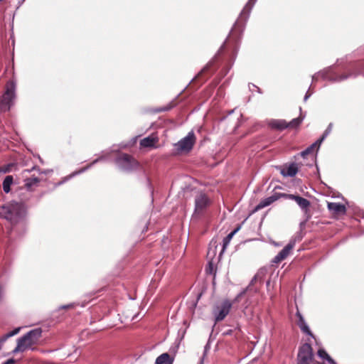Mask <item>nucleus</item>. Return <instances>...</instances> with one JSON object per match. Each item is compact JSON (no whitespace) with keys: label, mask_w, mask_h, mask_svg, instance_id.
<instances>
[{"label":"nucleus","mask_w":364,"mask_h":364,"mask_svg":"<svg viewBox=\"0 0 364 364\" xmlns=\"http://www.w3.org/2000/svg\"><path fill=\"white\" fill-rule=\"evenodd\" d=\"M26 208L23 203L14 202L9 204L0 205V216L9 220L11 223H17L23 218Z\"/></svg>","instance_id":"nucleus-1"},{"label":"nucleus","mask_w":364,"mask_h":364,"mask_svg":"<svg viewBox=\"0 0 364 364\" xmlns=\"http://www.w3.org/2000/svg\"><path fill=\"white\" fill-rule=\"evenodd\" d=\"M41 333L42 331L41 328H35L20 337L17 341L16 347L12 350V353L16 354L31 348L33 345L38 343Z\"/></svg>","instance_id":"nucleus-2"},{"label":"nucleus","mask_w":364,"mask_h":364,"mask_svg":"<svg viewBox=\"0 0 364 364\" xmlns=\"http://www.w3.org/2000/svg\"><path fill=\"white\" fill-rule=\"evenodd\" d=\"M16 84L14 81H9L6 87V92L0 101V112L9 111L15 99Z\"/></svg>","instance_id":"nucleus-3"},{"label":"nucleus","mask_w":364,"mask_h":364,"mask_svg":"<svg viewBox=\"0 0 364 364\" xmlns=\"http://www.w3.org/2000/svg\"><path fill=\"white\" fill-rule=\"evenodd\" d=\"M115 163L121 170L126 172L133 171L137 169L139 166V162L127 154L119 155L115 159Z\"/></svg>","instance_id":"nucleus-4"},{"label":"nucleus","mask_w":364,"mask_h":364,"mask_svg":"<svg viewBox=\"0 0 364 364\" xmlns=\"http://www.w3.org/2000/svg\"><path fill=\"white\" fill-rule=\"evenodd\" d=\"M195 141V134L193 132H191L187 136L176 143L174 146L178 152H188L192 149Z\"/></svg>","instance_id":"nucleus-5"},{"label":"nucleus","mask_w":364,"mask_h":364,"mask_svg":"<svg viewBox=\"0 0 364 364\" xmlns=\"http://www.w3.org/2000/svg\"><path fill=\"white\" fill-rule=\"evenodd\" d=\"M210 204V200L205 193H199L195 198V211L193 218H195L198 215H201L205 210Z\"/></svg>","instance_id":"nucleus-6"},{"label":"nucleus","mask_w":364,"mask_h":364,"mask_svg":"<svg viewBox=\"0 0 364 364\" xmlns=\"http://www.w3.org/2000/svg\"><path fill=\"white\" fill-rule=\"evenodd\" d=\"M313 359V352L311 346L305 343L301 346L298 353L297 364H309Z\"/></svg>","instance_id":"nucleus-7"},{"label":"nucleus","mask_w":364,"mask_h":364,"mask_svg":"<svg viewBox=\"0 0 364 364\" xmlns=\"http://www.w3.org/2000/svg\"><path fill=\"white\" fill-rule=\"evenodd\" d=\"M232 305V303L229 300H225L222 302L220 306H218L214 310L213 314L216 322L223 321L225 318V316L229 314Z\"/></svg>","instance_id":"nucleus-8"},{"label":"nucleus","mask_w":364,"mask_h":364,"mask_svg":"<svg viewBox=\"0 0 364 364\" xmlns=\"http://www.w3.org/2000/svg\"><path fill=\"white\" fill-rule=\"evenodd\" d=\"M295 246V241L291 240L272 259L273 263L278 264L285 259Z\"/></svg>","instance_id":"nucleus-9"},{"label":"nucleus","mask_w":364,"mask_h":364,"mask_svg":"<svg viewBox=\"0 0 364 364\" xmlns=\"http://www.w3.org/2000/svg\"><path fill=\"white\" fill-rule=\"evenodd\" d=\"M295 246V241L291 240L272 259L273 263L278 264L285 259Z\"/></svg>","instance_id":"nucleus-10"},{"label":"nucleus","mask_w":364,"mask_h":364,"mask_svg":"<svg viewBox=\"0 0 364 364\" xmlns=\"http://www.w3.org/2000/svg\"><path fill=\"white\" fill-rule=\"evenodd\" d=\"M283 196L288 199L294 200L302 210H304L305 213L307 212L310 206L309 200L299 196L293 194H284Z\"/></svg>","instance_id":"nucleus-11"},{"label":"nucleus","mask_w":364,"mask_h":364,"mask_svg":"<svg viewBox=\"0 0 364 364\" xmlns=\"http://www.w3.org/2000/svg\"><path fill=\"white\" fill-rule=\"evenodd\" d=\"M328 210L333 214H345L346 208L345 205L338 203H328Z\"/></svg>","instance_id":"nucleus-12"},{"label":"nucleus","mask_w":364,"mask_h":364,"mask_svg":"<svg viewBox=\"0 0 364 364\" xmlns=\"http://www.w3.org/2000/svg\"><path fill=\"white\" fill-rule=\"evenodd\" d=\"M296 316L298 318L297 324H298L299 327L300 328V329L304 333L309 335L311 336H313V335L309 329V326L306 323L304 317L302 316V315L301 314V313L299 311H297Z\"/></svg>","instance_id":"nucleus-13"},{"label":"nucleus","mask_w":364,"mask_h":364,"mask_svg":"<svg viewBox=\"0 0 364 364\" xmlns=\"http://www.w3.org/2000/svg\"><path fill=\"white\" fill-rule=\"evenodd\" d=\"M240 230V227H237L236 229H235L233 231L230 232L223 240V247L222 250L219 254V257H221L222 255L224 253L225 249L229 245L232 238L235 235V233Z\"/></svg>","instance_id":"nucleus-14"},{"label":"nucleus","mask_w":364,"mask_h":364,"mask_svg":"<svg viewBox=\"0 0 364 364\" xmlns=\"http://www.w3.org/2000/svg\"><path fill=\"white\" fill-rule=\"evenodd\" d=\"M269 125L275 129L284 130L288 128L287 122L284 119H272L269 122Z\"/></svg>","instance_id":"nucleus-15"},{"label":"nucleus","mask_w":364,"mask_h":364,"mask_svg":"<svg viewBox=\"0 0 364 364\" xmlns=\"http://www.w3.org/2000/svg\"><path fill=\"white\" fill-rule=\"evenodd\" d=\"M298 172V167L296 164H291L287 168L281 171V174L284 176L294 177Z\"/></svg>","instance_id":"nucleus-16"},{"label":"nucleus","mask_w":364,"mask_h":364,"mask_svg":"<svg viewBox=\"0 0 364 364\" xmlns=\"http://www.w3.org/2000/svg\"><path fill=\"white\" fill-rule=\"evenodd\" d=\"M279 196L277 194L272 195L268 198H264V200H261L260 203L257 205V209H262L263 208H265L269 205H271L274 201L277 200L279 199Z\"/></svg>","instance_id":"nucleus-17"},{"label":"nucleus","mask_w":364,"mask_h":364,"mask_svg":"<svg viewBox=\"0 0 364 364\" xmlns=\"http://www.w3.org/2000/svg\"><path fill=\"white\" fill-rule=\"evenodd\" d=\"M157 141V138L147 136L141 140L140 145L143 147H154Z\"/></svg>","instance_id":"nucleus-18"},{"label":"nucleus","mask_w":364,"mask_h":364,"mask_svg":"<svg viewBox=\"0 0 364 364\" xmlns=\"http://www.w3.org/2000/svg\"><path fill=\"white\" fill-rule=\"evenodd\" d=\"M24 181H25L24 186L26 188L27 191H31L32 188L33 186H38V183L40 182V180L37 177H31V178L25 179Z\"/></svg>","instance_id":"nucleus-19"},{"label":"nucleus","mask_w":364,"mask_h":364,"mask_svg":"<svg viewBox=\"0 0 364 364\" xmlns=\"http://www.w3.org/2000/svg\"><path fill=\"white\" fill-rule=\"evenodd\" d=\"M170 355L167 353H162L156 360L155 364H172Z\"/></svg>","instance_id":"nucleus-20"},{"label":"nucleus","mask_w":364,"mask_h":364,"mask_svg":"<svg viewBox=\"0 0 364 364\" xmlns=\"http://www.w3.org/2000/svg\"><path fill=\"white\" fill-rule=\"evenodd\" d=\"M266 275V270L260 269L259 270L255 277L252 278L250 282V285H253L255 283L259 282L262 283L264 280V278Z\"/></svg>","instance_id":"nucleus-21"},{"label":"nucleus","mask_w":364,"mask_h":364,"mask_svg":"<svg viewBox=\"0 0 364 364\" xmlns=\"http://www.w3.org/2000/svg\"><path fill=\"white\" fill-rule=\"evenodd\" d=\"M318 355L321 359L326 360L328 364H336V363L328 355V354L323 349L318 350Z\"/></svg>","instance_id":"nucleus-22"},{"label":"nucleus","mask_w":364,"mask_h":364,"mask_svg":"<svg viewBox=\"0 0 364 364\" xmlns=\"http://www.w3.org/2000/svg\"><path fill=\"white\" fill-rule=\"evenodd\" d=\"M13 183V177L7 176L3 181V190L5 193H9L11 190V186Z\"/></svg>","instance_id":"nucleus-23"},{"label":"nucleus","mask_w":364,"mask_h":364,"mask_svg":"<svg viewBox=\"0 0 364 364\" xmlns=\"http://www.w3.org/2000/svg\"><path fill=\"white\" fill-rule=\"evenodd\" d=\"M256 1L257 0H249L248 2L246 4L245 6L244 7L243 10L241 11L240 16H242L246 14L249 15L251 9L254 6Z\"/></svg>","instance_id":"nucleus-24"},{"label":"nucleus","mask_w":364,"mask_h":364,"mask_svg":"<svg viewBox=\"0 0 364 364\" xmlns=\"http://www.w3.org/2000/svg\"><path fill=\"white\" fill-rule=\"evenodd\" d=\"M303 120L302 117H296L287 123L288 127L296 128L300 125Z\"/></svg>","instance_id":"nucleus-25"},{"label":"nucleus","mask_w":364,"mask_h":364,"mask_svg":"<svg viewBox=\"0 0 364 364\" xmlns=\"http://www.w3.org/2000/svg\"><path fill=\"white\" fill-rule=\"evenodd\" d=\"M315 148L316 144H312L310 146H309L305 150L301 152V156L305 158L307 155L311 154Z\"/></svg>","instance_id":"nucleus-26"},{"label":"nucleus","mask_w":364,"mask_h":364,"mask_svg":"<svg viewBox=\"0 0 364 364\" xmlns=\"http://www.w3.org/2000/svg\"><path fill=\"white\" fill-rule=\"evenodd\" d=\"M20 328H16L4 336V341L18 333Z\"/></svg>","instance_id":"nucleus-27"},{"label":"nucleus","mask_w":364,"mask_h":364,"mask_svg":"<svg viewBox=\"0 0 364 364\" xmlns=\"http://www.w3.org/2000/svg\"><path fill=\"white\" fill-rule=\"evenodd\" d=\"M101 159H102L101 158H99V159H97L94 160V161H92V163L90 165H89V166H87V167H85V168H82V169H81V170H80L78 172L74 173L73 174V176H75V175H76V174H77V173H80L84 172L85 171H86L87 169H88L90 167H91V166H92V165H93V164H96L97 161H100V160H101Z\"/></svg>","instance_id":"nucleus-28"},{"label":"nucleus","mask_w":364,"mask_h":364,"mask_svg":"<svg viewBox=\"0 0 364 364\" xmlns=\"http://www.w3.org/2000/svg\"><path fill=\"white\" fill-rule=\"evenodd\" d=\"M326 137V134H323L322 136L319 139H318L316 142L314 143V144H316V147H317V149H318L321 144L322 143V141L324 140V139Z\"/></svg>","instance_id":"nucleus-29"},{"label":"nucleus","mask_w":364,"mask_h":364,"mask_svg":"<svg viewBox=\"0 0 364 364\" xmlns=\"http://www.w3.org/2000/svg\"><path fill=\"white\" fill-rule=\"evenodd\" d=\"M353 74H350L349 75H342L338 76L336 79H335V80H336V81L344 80L347 79L348 77L351 76Z\"/></svg>","instance_id":"nucleus-30"},{"label":"nucleus","mask_w":364,"mask_h":364,"mask_svg":"<svg viewBox=\"0 0 364 364\" xmlns=\"http://www.w3.org/2000/svg\"><path fill=\"white\" fill-rule=\"evenodd\" d=\"M33 170H38L39 173H46V171H41L40 169L38 168H37L36 166H33L31 169H26L24 171V172H28V173H30L31 171H33Z\"/></svg>","instance_id":"nucleus-31"},{"label":"nucleus","mask_w":364,"mask_h":364,"mask_svg":"<svg viewBox=\"0 0 364 364\" xmlns=\"http://www.w3.org/2000/svg\"><path fill=\"white\" fill-rule=\"evenodd\" d=\"M331 129H332V124H329V125L328 126L327 129H326V131L324 132L323 134H326V136H327L328 134L331 132Z\"/></svg>","instance_id":"nucleus-32"},{"label":"nucleus","mask_w":364,"mask_h":364,"mask_svg":"<svg viewBox=\"0 0 364 364\" xmlns=\"http://www.w3.org/2000/svg\"><path fill=\"white\" fill-rule=\"evenodd\" d=\"M16 363V360L14 358H10L4 362L3 364H14Z\"/></svg>","instance_id":"nucleus-33"},{"label":"nucleus","mask_w":364,"mask_h":364,"mask_svg":"<svg viewBox=\"0 0 364 364\" xmlns=\"http://www.w3.org/2000/svg\"><path fill=\"white\" fill-rule=\"evenodd\" d=\"M311 94L312 92H310L309 90H308L304 96V100L306 101L309 99V97L311 95Z\"/></svg>","instance_id":"nucleus-34"},{"label":"nucleus","mask_w":364,"mask_h":364,"mask_svg":"<svg viewBox=\"0 0 364 364\" xmlns=\"http://www.w3.org/2000/svg\"><path fill=\"white\" fill-rule=\"evenodd\" d=\"M73 306H74V304H70L68 305H64V306H60V309H68V308L73 307Z\"/></svg>","instance_id":"nucleus-35"},{"label":"nucleus","mask_w":364,"mask_h":364,"mask_svg":"<svg viewBox=\"0 0 364 364\" xmlns=\"http://www.w3.org/2000/svg\"><path fill=\"white\" fill-rule=\"evenodd\" d=\"M320 75H321V73H317V74L313 75L312 81L315 82L318 79V77H319Z\"/></svg>","instance_id":"nucleus-36"},{"label":"nucleus","mask_w":364,"mask_h":364,"mask_svg":"<svg viewBox=\"0 0 364 364\" xmlns=\"http://www.w3.org/2000/svg\"><path fill=\"white\" fill-rule=\"evenodd\" d=\"M213 264L211 262L209 263V268H208V272L209 273L212 274L213 273Z\"/></svg>","instance_id":"nucleus-37"},{"label":"nucleus","mask_w":364,"mask_h":364,"mask_svg":"<svg viewBox=\"0 0 364 364\" xmlns=\"http://www.w3.org/2000/svg\"><path fill=\"white\" fill-rule=\"evenodd\" d=\"M4 294V289L2 287L0 286V299H1Z\"/></svg>","instance_id":"nucleus-38"},{"label":"nucleus","mask_w":364,"mask_h":364,"mask_svg":"<svg viewBox=\"0 0 364 364\" xmlns=\"http://www.w3.org/2000/svg\"><path fill=\"white\" fill-rule=\"evenodd\" d=\"M168 109H169V108H168V107H163V108H160L158 111L159 112H162V111H166Z\"/></svg>","instance_id":"nucleus-39"},{"label":"nucleus","mask_w":364,"mask_h":364,"mask_svg":"<svg viewBox=\"0 0 364 364\" xmlns=\"http://www.w3.org/2000/svg\"><path fill=\"white\" fill-rule=\"evenodd\" d=\"M146 183H147V186H149V188L150 189H151V182H150V180L149 178L146 179Z\"/></svg>","instance_id":"nucleus-40"},{"label":"nucleus","mask_w":364,"mask_h":364,"mask_svg":"<svg viewBox=\"0 0 364 364\" xmlns=\"http://www.w3.org/2000/svg\"><path fill=\"white\" fill-rule=\"evenodd\" d=\"M217 248V246L215 245V249L213 250V255H215V249Z\"/></svg>","instance_id":"nucleus-41"},{"label":"nucleus","mask_w":364,"mask_h":364,"mask_svg":"<svg viewBox=\"0 0 364 364\" xmlns=\"http://www.w3.org/2000/svg\"><path fill=\"white\" fill-rule=\"evenodd\" d=\"M269 284H270V281L269 280L267 281L266 285L267 287L269 286Z\"/></svg>","instance_id":"nucleus-42"},{"label":"nucleus","mask_w":364,"mask_h":364,"mask_svg":"<svg viewBox=\"0 0 364 364\" xmlns=\"http://www.w3.org/2000/svg\"><path fill=\"white\" fill-rule=\"evenodd\" d=\"M210 253H211V248H210V249H209L208 252V255H210Z\"/></svg>","instance_id":"nucleus-43"},{"label":"nucleus","mask_w":364,"mask_h":364,"mask_svg":"<svg viewBox=\"0 0 364 364\" xmlns=\"http://www.w3.org/2000/svg\"><path fill=\"white\" fill-rule=\"evenodd\" d=\"M242 294V293H241V294H238V296H237V297L236 298V299H237V298H238L239 296H240Z\"/></svg>","instance_id":"nucleus-44"},{"label":"nucleus","mask_w":364,"mask_h":364,"mask_svg":"<svg viewBox=\"0 0 364 364\" xmlns=\"http://www.w3.org/2000/svg\"><path fill=\"white\" fill-rule=\"evenodd\" d=\"M4 172H6V171H9V168H6V170L4 171Z\"/></svg>","instance_id":"nucleus-45"},{"label":"nucleus","mask_w":364,"mask_h":364,"mask_svg":"<svg viewBox=\"0 0 364 364\" xmlns=\"http://www.w3.org/2000/svg\"><path fill=\"white\" fill-rule=\"evenodd\" d=\"M224 46H225V44L222 45L220 49H223L224 48Z\"/></svg>","instance_id":"nucleus-46"}]
</instances>
